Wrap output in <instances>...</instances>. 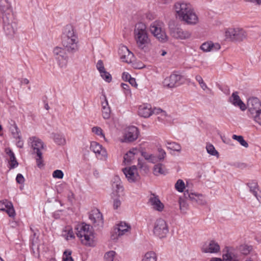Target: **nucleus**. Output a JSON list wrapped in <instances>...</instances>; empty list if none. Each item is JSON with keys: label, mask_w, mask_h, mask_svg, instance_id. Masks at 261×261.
Here are the masks:
<instances>
[{"label": "nucleus", "mask_w": 261, "mask_h": 261, "mask_svg": "<svg viewBox=\"0 0 261 261\" xmlns=\"http://www.w3.org/2000/svg\"><path fill=\"white\" fill-rule=\"evenodd\" d=\"M0 9L4 32L7 35L12 36L16 31L17 24L15 21L11 4L7 0H3L1 2Z\"/></svg>", "instance_id": "f257e3e1"}, {"label": "nucleus", "mask_w": 261, "mask_h": 261, "mask_svg": "<svg viewBox=\"0 0 261 261\" xmlns=\"http://www.w3.org/2000/svg\"><path fill=\"white\" fill-rule=\"evenodd\" d=\"M62 45L69 54H74L78 51L79 39L72 26L67 25L65 28L62 39Z\"/></svg>", "instance_id": "f03ea898"}, {"label": "nucleus", "mask_w": 261, "mask_h": 261, "mask_svg": "<svg viewBox=\"0 0 261 261\" xmlns=\"http://www.w3.org/2000/svg\"><path fill=\"white\" fill-rule=\"evenodd\" d=\"M134 34L137 46L139 48L144 50L151 44V40L149 37L146 25L144 23L140 22L136 24Z\"/></svg>", "instance_id": "7ed1b4c3"}, {"label": "nucleus", "mask_w": 261, "mask_h": 261, "mask_svg": "<svg viewBox=\"0 0 261 261\" xmlns=\"http://www.w3.org/2000/svg\"><path fill=\"white\" fill-rule=\"evenodd\" d=\"M76 234L81 243L87 246H94V236L92 228L85 223H81L75 227Z\"/></svg>", "instance_id": "20e7f679"}, {"label": "nucleus", "mask_w": 261, "mask_h": 261, "mask_svg": "<svg viewBox=\"0 0 261 261\" xmlns=\"http://www.w3.org/2000/svg\"><path fill=\"white\" fill-rule=\"evenodd\" d=\"M247 105L248 116L261 126V102L259 99L255 97L250 98L248 100Z\"/></svg>", "instance_id": "39448f33"}, {"label": "nucleus", "mask_w": 261, "mask_h": 261, "mask_svg": "<svg viewBox=\"0 0 261 261\" xmlns=\"http://www.w3.org/2000/svg\"><path fill=\"white\" fill-rule=\"evenodd\" d=\"M28 143L33 150V153L36 154V160L37 166L40 168L42 164V151L45 149V145L39 138L33 136L29 138Z\"/></svg>", "instance_id": "423d86ee"}, {"label": "nucleus", "mask_w": 261, "mask_h": 261, "mask_svg": "<svg viewBox=\"0 0 261 261\" xmlns=\"http://www.w3.org/2000/svg\"><path fill=\"white\" fill-rule=\"evenodd\" d=\"M150 33L159 41L165 42L168 40V37L164 29V23L160 20H155L152 22L149 27Z\"/></svg>", "instance_id": "0eeeda50"}, {"label": "nucleus", "mask_w": 261, "mask_h": 261, "mask_svg": "<svg viewBox=\"0 0 261 261\" xmlns=\"http://www.w3.org/2000/svg\"><path fill=\"white\" fill-rule=\"evenodd\" d=\"M153 232L160 238L166 237L169 232V227L166 220L161 218L157 219L153 224Z\"/></svg>", "instance_id": "6e6552de"}, {"label": "nucleus", "mask_w": 261, "mask_h": 261, "mask_svg": "<svg viewBox=\"0 0 261 261\" xmlns=\"http://www.w3.org/2000/svg\"><path fill=\"white\" fill-rule=\"evenodd\" d=\"M225 36L232 41H243L247 37L246 32L240 28H230L225 31Z\"/></svg>", "instance_id": "1a4fd4ad"}, {"label": "nucleus", "mask_w": 261, "mask_h": 261, "mask_svg": "<svg viewBox=\"0 0 261 261\" xmlns=\"http://www.w3.org/2000/svg\"><path fill=\"white\" fill-rule=\"evenodd\" d=\"M201 251L204 253L218 254L221 251V247L218 242L211 240L204 242L202 245Z\"/></svg>", "instance_id": "9d476101"}, {"label": "nucleus", "mask_w": 261, "mask_h": 261, "mask_svg": "<svg viewBox=\"0 0 261 261\" xmlns=\"http://www.w3.org/2000/svg\"><path fill=\"white\" fill-rule=\"evenodd\" d=\"M180 21H184L188 24H196L198 22V17L192 6L185 11L184 14L178 18Z\"/></svg>", "instance_id": "9b49d317"}, {"label": "nucleus", "mask_w": 261, "mask_h": 261, "mask_svg": "<svg viewBox=\"0 0 261 261\" xmlns=\"http://www.w3.org/2000/svg\"><path fill=\"white\" fill-rule=\"evenodd\" d=\"M180 21H184L188 24H196L198 22V17L192 6L185 11L184 14L178 18Z\"/></svg>", "instance_id": "f8f14e48"}, {"label": "nucleus", "mask_w": 261, "mask_h": 261, "mask_svg": "<svg viewBox=\"0 0 261 261\" xmlns=\"http://www.w3.org/2000/svg\"><path fill=\"white\" fill-rule=\"evenodd\" d=\"M66 52V49L63 47L56 46L54 48V55L61 67H64L67 64L68 57Z\"/></svg>", "instance_id": "ddd939ff"}, {"label": "nucleus", "mask_w": 261, "mask_h": 261, "mask_svg": "<svg viewBox=\"0 0 261 261\" xmlns=\"http://www.w3.org/2000/svg\"><path fill=\"white\" fill-rule=\"evenodd\" d=\"M130 229L131 227L129 224L125 222H120L114 228L111 239L114 240H117L119 237L129 232Z\"/></svg>", "instance_id": "4468645a"}, {"label": "nucleus", "mask_w": 261, "mask_h": 261, "mask_svg": "<svg viewBox=\"0 0 261 261\" xmlns=\"http://www.w3.org/2000/svg\"><path fill=\"white\" fill-rule=\"evenodd\" d=\"M223 261H240L237 251L232 247H225L222 255Z\"/></svg>", "instance_id": "2eb2a0df"}, {"label": "nucleus", "mask_w": 261, "mask_h": 261, "mask_svg": "<svg viewBox=\"0 0 261 261\" xmlns=\"http://www.w3.org/2000/svg\"><path fill=\"white\" fill-rule=\"evenodd\" d=\"M148 203L152 209L159 212H163L165 208L164 203L160 200L159 196L154 194H150Z\"/></svg>", "instance_id": "dca6fc26"}, {"label": "nucleus", "mask_w": 261, "mask_h": 261, "mask_svg": "<svg viewBox=\"0 0 261 261\" xmlns=\"http://www.w3.org/2000/svg\"><path fill=\"white\" fill-rule=\"evenodd\" d=\"M182 79V75L177 73H173L170 76L166 77L163 84L165 87L168 88H174L180 84V81Z\"/></svg>", "instance_id": "f3484780"}, {"label": "nucleus", "mask_w": 261, "mask_h": 261, "mask_svg": "<svg viewBox=\"0 0 261 261\" xmlns=\"http://www.w3.org/2000/svg\"><path fill=\"white\" fill-rule=\"evenodd\" d=\"M139 135V131L137 127L132 126L127 127L124 131V141L131 142L136 140Z\"/></svg>", "instance_id": "a211bd4d"}, {"label": "nucleus", "mask_w": 261, "mask_h": 261, "mask_svg": "<svg viewBox=\"0 0 261 261\" xmlns=\"http://www.w3.org/2000/svg\"><path fill=\"white\" fill-rule=\"evenodd\" d=\"M120 57L122 62L131 63L134 60V54L125 46H121L118 51Z\"/></svg>", "instance_id": "6ab92c4d"}, {"label": "nucleus", "mask_w": 261, "mask_h": 261, "mask_svg": "<svg viewBox=\"0 0 261 261\" xmlns=\"http://www.w3.org/2000/svg\"><path fill=\"white\" fill-rule=\"evenodd\" d=\"M170 33L173 38L178 39H187L191 36V33L189 31L179 28H170Z\"/></svg>", "instance_id": "aec40b11"}, {"label": "nucleus", "mask_w": 261, "mask_h": 261, "mask_svg": "<svg viewBox=\"0 0 261 261\" xmlns=\"http://www.w3.org/2000/svg\"><path fill=\"white\" fill-rule=\"evenodd\" d=\"M184 196L186 198H189L193 202H196L200 205H204L206 203V200L204 197L200 194L189 192L188 190L184 193Z\"/></svg>", "instance_id": "412c9836"}, {"label": "nucleus", "mask_w": 261, "mask_h": 261, "mask_svg": "<svg viewBox=\"0 0 261 261\" xmlns=\"http://www.w3.org/2000/svg\"><path fill=\"white\" fill-rule=\"evenodd\" d=\"M90 149L96 154L97 158L101 160L106 159L107 157L106 149L96 142L93 141L91 143Z\"/></svg>", "instance_id": "4be33fe9"}, {"label": "nucleus", "mask_w": 261, "mask_h": 261, "mask_svg": "<svg viewBox=\"0 0 261 261\" xmlns=\"http://www.w3.org/2000/svg\"><path fill=\"white\" fill-rule=\"evenodd\" d=\"M191 5L189 3L184 2H177L174 4L173 9L176 12V16L178 18L181 16L185 11L190 7Z\"/></svg>", "instance_id": "5701e85b"}, {"label": "nucleus", "mask_w": 261, "mask_h": 261, "mask_svg": "<svg viewBox=\"0 0 261 261\" xmlns=\"http://www.w3.org/2000/svg\"><path fill=\"white\" fill-rule=\"evenodd\" d=\"M0 210L6 211L9 217H14L15 215L12 203L7 200L0 201Z\"/></svg>", "instance_id": "b1692460"}, {"label": "nucleus", "mask_w": 261, "mask_h": 261, "mask_svg": "<svg viewBox=\"0 0 261 261\" xmlns=\"http://www.w3.org/2000/svg\"><path fill=\"white\" fill-rule=\"evenodd\" d=\"M152 108L150 105L144 103L140 105L138 108V115L144 118H148L151 115Z\"/></svg>", "instance_id": "393cba45"}, {"label": "nucleus", "mask_w": 261, "mask_h": 261, "mask_svg": "<svg viewBox=\"0 0 261 261\" xmlns=\"http://www.w3.org/2000/svg\"><path fill=\"white\" fill-rule=\"evenodd\" d=\"M220 47V45L219 43H214L212 41L204 42L200 46V49L204 52L217 51Z\"/></svg>", "instance_id": "a878e982"}, {"label": "nucleus", "mask_w": 261, "mask_h": 261, "mask_svg": "<svg viewBox=\"0 0 261 261\" xmlns=\"http://www.w3.org/2000/svg\"><path fill=\"white\" fill-rule=\"evenodd\" d=\"M97 69L100 73L101 76L106 82H110L112 80L111 74L106 71L103 62L101 60H99L96 64Z\"/></svg>", "instance_id": "bb28decb"}, {"label": "nucleus", "mask_w": 261, "mask_h": 261, "mask_svg": "<svg viewBox=\"0 0 261 261\" xmlns=\"http://www.w3.org/2000/svg\"><path fill=\"white\" fill-rule=\"evenodd\" d=\"M229 100L234 106L239 107L241 110L244 111L246 109L245 104L241 100L237 92L232 93Z\"/></svg>", "instance_id": "cd10ccee"}, {"label": "nucleus", "mask_w": 261, "mask_h": 261, "mask_svg": "<svg viewBox=\"0 0 261 261\" xmlns=\"http://www.w3.org/2000/svg\"><path fill=\"white\" fill-rule=\"evenodd\" d=\"M89 217L93 223L99 224L102 222V214L97 209L91 211L89 214Z\"/></svg>", "instance_id": "c85d7f7f"}, {"label": "nucleus", "mask_w": 261, "mask_h": 261, "mask_svg": "<svg viewBox=\"0 0 261 261\" xmlns=\"http://www.w3.org/2000/svg\"><path fill=\"white\" fill-rule=\"evenodd\" d=\"M103 98L105 101L101 103L102 117L104 119H107L110 117L111 110L105 95H104Z\"/></svg>", "instance_id": "c756f323"}, {"label": "nucleus", "mask_w": 261, "mask_h": 261, "mask_svg": "<svg viewBox=\"0 0 261 261\" xmlns=\"http://www.w3.org/2000/svg\"><path fill=\"white\" fill-rule=\"evenodd\" d=\"M238 250L242 254L246 256L253 251V248L252 245L243 244L238 247Z\"/></svg>", "instance_id": "7c9ffc66"}, {"label": "nucleus", "mask_w": 261, "mask_h": 261, "mask_svg": "<svg viewBox=\"0 0 261 261\" xmlns=\"http://www.w3.org/2000/svg\"><path fill=\"white\" fill-rule=\"evenodd\" d=\"M165 146L167 149L178 152H180L181 150V146L180 145L175 142L167 141L165 142Z\"/></svg>", "instance_id": "2f4dec72"}, {"label": "nucleus", "mask_w": 261, "mask_h": 261, "mask_svg": "<svg viewBox=\"0 0 261 261\" xmlns=\"http://www.w3.org/2000/svg\"><path fill=\"white\" fill-rule=\"evenodd\" d=\"M136 148H133L126 153L124 156V162L125 164H129L134 159V156L137 152Z\"/></svg>", "instance_id": "473e14b6"}, {"label": "nucleus", "mask_w": 261, "mask_h": 261, "mask_svg": "<svg viewBox=\"0 0 261 261\" xmlns=\"http://www.w3.org/2000/svg\"><path fill=\"white\" fill-rule=\"evenodd\" d=\"M137 168L133 166L129 168H125L123 169V173L127 178L133 179L135 177V175L137 173Z\"/></svg>", "instance_id": "72a5a7b5"}, {"label": "nucleus", "mask_w": 261, "mask_h": 261, "mask_svg": "<svg viewBox=\"0 0 261 261\" xmlns=\"http://www.w3.org/2000/svg\"><path fill=\"white\" fill-rule=\"evenodd\" d=\"M168 172L165 166L162 164H158L154 166L153 169L154 174L159 175L160 174H166Z\"/></svg>", "instance_id": "f704fd0d"}, {"label": "nucleus", "mask_w": 261, "mask_h": 261, "mask_svg": "<svg viewBox=\"0 0 261 261\" xmlns=\"http://www.w3.org/2000/svg\"><path fill=\"white\" fill-rule=\"evenodd\" d=\"M157 255L153 251H148L142 257L141 261H156Z\"/></svg>", "instance_id": "c9c22d12"}, {"label": "nucleus", "mask_w": 261, "mask_h": 261, "mask_svg": "<svg viewBox=\"0 0 261 261\" xmlns=\"http://www.w3.org/2000/svg\"><path fill=\"white\" fill-rule=\"evenodd\" d=\"M53 138L58 145H63L66 143V140L63 135L58 133H53Z\"/></svg>", "instance_id": "e433bc0d"}, {"label": "nucleus", "mask_w": 261, "mask_h": 261, "mask_svg": "<svg viewBox=\"0 0 261 261\" xmlns=\"http://www.w3.org/2000/svg\"><path fill=\"white\" fill-rule=\"evenodd\" d=\"M141 155L145 158V159L151 163H155L158 162V159L154 155L152 154H148L146 152L142 151Z\"/></svg>", "instance_id": "4c0bfd02"}, {"label": "nucleus", "mask_w": 261, "mask_h": 261, "mask_svg": "<svg viewBox=\"0 0 261 261\" xmlns=\"http://www.w3.org/2000/svg\"><path fill=\"white\" fill-rule=\"evenodd\" d=\"M247 186L250 188V191L253 193V194L256 197H257L258 185L256 181L250 180V181L248 183H247Z\"/></svg>", "instance_id": "58836bf2"}, {"label": "nucleus", "mask_w": 261, "mask_h": 261, "mask_svg": "<svg viewBox=\"0 0 261 261\" xmlns=\"http://www.w3.org/2000/svg\"><path fill=\"white\" fill-rule=\"evenodd\" d=\"M188 186V182L186 180V185L183 180H177L175 185V189L179 192H183L186 187Z\"/></svg>", "instance_id": "ea45409f"}, {"label": "nucleus", "mask_w": 261, "mask_h": 261, "mask_svg": "<svg viewBox=\"0 0 261 261\" xmlns=\"http://www.w3.org/2000/svg\"><path fill=\"white\" fill-rule=\"evenodd\" d=\"M7 153L10 156V164L11 168H14L17 166L18 165V163L12 151L11 150H9V151L7 152Z\"/></svg>", "instance_id": "a19ab883"}, {"label": "nucleus", "mask_w": 261, "mask_h": 261, "mask_svg": "<svg viewBox=\"0 0 261 261\" xmlns=\"http://www.w3.org/2000/svg\"><path fill=\"white\" fill-rule=\"evenodd\" d=\"M112 188L114 191H115L117 194L122 192L123 187L121 185L120 180H116L114 181L112 184Z\"/></svg>", "instance_id": "79ce46f5"}, {"label": "nucleus", "mask_w": 261, "mask_h": 261, "mask_svg": "<svg viewBox=\"0 0 261 261\" xmlns=\"http://www.w3.org/2000/svg\"><path fill=\"white\" fill-rule=\"evenodd\" d=\"M116 256V253L114 251H109L106 252L104 256L105 261H114Z\"/></svg>", "instance_id": "37998d69"}, {"label": "nucleus", "mask_w": 261, "mask_h": 261, "mask_svg": "<svg viewBox=\"0 0 261 261\" xmlns=\"http://www.w3.org/2000/svg\"><path fill=\"white\" fill-rule=\"evenodd\" d=\"M233 139L238 141L241 145L247 148L248 147V144L247 142L244 139L243 137L242 136H237L236 135H233L232 136Z\"/></svg>", "instance_id": "c03bdc74"}, {"label": "nucleus", "mask_w": 261, "mask_h": 261, "mask_svg": "<svg viewBox=\"0 0 261 261\" xmlns=\"http://www.w3.org/2000/svg\"><path fill=\"white\" fill-rule=\"evenodd\" d=\"M72 251L69 250H65L62 256L63 261H73V259L71 256Z\"/></svg>", "instance_id": "a18cd8bd"}, {"label": "nucleus", "mask_w": 261, "mask_h": 261, "mask_svg": "<svg viewBox=\"0 0 261 261\" xmlns=\"http://www.w3.org/2000/svg\"><path fill=\"white\" fill-rule=\"evenodd\" d=\"M196 80L198 82L200 85L201 88L203 90H211L207 86L206 84L203 81L202 77L199 75H197L195 77Z\"/></svg>", "instance_id": "49530a36"}, {"label": "nucleus", "mask_w": 261, "mask_h": 261, "mask_svg": "<svg viewBox=\"0 0 261 261\" xmlns=\"http://www.w3.org/2000/svg\"><path fill=\"white\" fill-rule=\"evenodd\" d=\"M206 149L208 153L212 155H218V151L215 149L214 146L211 144H208L206 146Z\"/></svg>", "instance_id": "de8ad7c7"}, {"label": "nucleus", "mask_w": 261, "mask_h": 261, "mask_svg": "<svg viewBox=\"0 0 261 261\" xmlns=\"http://www.w3.org/2000/svg\"><path fill=\"white\" fill-rule=\"evenodd\" d=\"M65 232L66 233L64 235L66 236V240H69L74 238V234L73 230L70 227L68 226L66 227Z\"/></svg>", "instance_id": "09e8293b"}, {"label": "nucleus", "mask_w": 261, "mask_h": 261, "mask_svg": "<svg viewBox=\"0 0 261 261\" xmlns=\"http://www.w3.org/2000/svg\"><path fill=\"white\" fill-rule=\"evenodd\" d=\"M92 132L98 136H99L103 138H105V135L102 133V130L99 127H98V126L93 127L92 128Z\"/></svg>", "instance_id": "8fccbe9b"}, {"label": "nucleus", "mask_w": 261, "mask_h": 261, "mask_svg": "<svg viewBox=\"0 0 261 261\" xmlns=\"http://www.w3.org/2000/svg\"><path fill=\"white\" fill-rule=\"evenodd\" d=\"M138 167L147 173L149 171V168L145 163H143L141 160L138 159Z\"/></svg>", "instance_id": "3c124183"}, {"label": "nucleus", "mask_w": 261, "mask_h": 261, "mask_svg": "<svg viewBox=\"0 0 261 261\" xmlns=\"http://www.w3.org/2000/svg\"><path fill=\"white\" fill-rule=\"evenodd\" d=\"M158 151H159V154L157 158L158 162L159 161L163 160L166 155V153L165 151L164 150H163L162 148H158Z\"/></svg>", "instance_id": "603ef678"}, {"label": "nucleus", "mask_w": 261, "mask_h": 261, "mask_svg": "<svg viewBox=\"0 0 261 261\" xmlns=\"http://www.w3.org/2000/svg\"><path fill=\"white\" fill-rule=\"evenodd\" d=\"M12 133L14 136V137L20 139L21 138L20 136L19 135V132L18 130V128L16 125H14L11 128Z\"/></svg>", "instance_id": "864d4df0"}, {"label": "nucleus", "mask_w": 261, "mask_h": 261, "mask_svg": "<svg viewBox=\"0 0 261 261\" xmlns=\"http://www.w3.org/2000/svg\"><path fill=\"white\" fill-rule=\"evenodd\" d=\"M63 175V172L60 170H56L54 171L53 173V176L55 178H62Z\"/></svg>", "instance_id": "5fc2aeb1"}, {"label": "nucleus", "mask_w": 261, "mask_h": 261, "mask_svg": "<svg viewBox=\"0 0 261 261\" xmlns=\"http://www.w3.org/2000/svg\"><path fill=\"white\" fill-rule=\"evenodd\" d=\"M144 17L147 20L150 21L155 18V15L150 11H147L144 14Z\"/></svg>", "instance_id": "6e6d98bb"}, {"label": "nucleus", "mask_w": 261, "mask_h": 261, "mask_svg": "<svg viewBox=\"0 0 261 261\" xmlns=\"http://www.w3.org/2000/svg\"><path fill=\"white\" fill-rule=\"evenodd\" d=\"M121 205V201L119 199H115L114 201L113 207L115 209H117Z\"/></svg>", "instance_id": "4d7b16f0"}, {"label": "nucleus", "mask_w": 261, "mask_h": 261, "mask_svg": "<svg viewBox=\"0 0 261 261\" xmlns=\"http://www.w3.org/2000/svg\"><path fill=\"white\" fill-rule=\"evenodd\" d=\"M162 111L163 110L160 108H154L153 110L152 109L151 115L155 114L159 115L162 112Z\"/></svg>", "instance_id": "13d9d810"}, {"label": "nucleus", "mask_w": 261, "mask_h": 261, "mask_svg": "<svg viewBox=\"0 0 261 261\" xmlns=\"http://www.w3.org/2000/svg\"><path fill=\"white\" fill-rule=\"evenodd\" d=\"M159 115V116L158 117V119L162 120L166 118V117L167 116L166 112L164 110H163L162 112Z\"/></svg>", "instance_id": "bf43d9fd"}, {"label": "nucleus", "mask_w": 261, "mask_h": 261, "mask_svg": "<svg viewBox=\"0 0 261 261\" xmlns=\"http://www.w3.org/2000/svg\"><path fill=\"white\" fill-rule=\"evenodd\" d=\"M122 78L126 81H129V79H130L132 77L128 73L124 72L122 74Z\"/></svg>", "instance_id": "052dcab7"}, {"label": "nucleus", "mask_w": 261, "mask_h": 261, "mask_svg": "<svg viewBox=\"0 0 261 261\" xmlns=\"http://www.w3.org/2000/svg\"><path fill=\"white\" fill-rule=\"evenodd\" d=\"M68 199L69 202L72 203L74 200V194L72 192H70L68 195Z\"/></svg>", "instance_id": "680f3d73"}, {"label": "nucleus", "mask_w": 261, "mask_h": 261, "mask_svg": "<svg viewBox=\"0 0 261 261\" xmlns=\"http://www.w3.org/2000/svg\"><path fill=\"white\" fill-rule=\"evenodd\" d=\"M128 82L132 86H133L135 87H136L137 86V84L136 83V80L134 78L132 77L130 79H129V81H128Z\"/></svg>", "instance_id": "e2e57ef3"}, {"label": "nucleus", "mask_w": 261, "mask_h": 261, "mask_svg": "<svg viewBox=\"0 0 261 261\" xmlns=\"http://www.w3.org/2000/svg\"><path fill=\"white\" fill-rule=\"evenodd\" d=\"M121 86V87L124 90H126L129 93H130V91H129V90L128 89L129 88L128 85H127V84L122 83Z\"/></svg>", "instance_id": "0e129e2a"}, {"label": "nucleus", "mask_w": 261, "mask_h": 261, "mask_svg": "<svg viewBox=\"0 0 261 261\" xmlns=\"http://www.w3.org/2000/svg\"><path fill=\"white\" fill-rule=\"evenodd\" d=\"M18 139H19V140L17 142L16 145H17V147H18L19 148H22L23 146V141L20 140V138Z\"/></svg>", "instance_id": "69168bd1"}, {"label": "nucleus", "mask_w": 261, "mask_h": 261, "mask_svg": "<svg viewBox=\"0 0 261 261\" xmlns=\"http://www.w3.org/2000/svg\"><path fill=\"white\" fill-rule=\"evenodd\" d=\"M210 261H223V259L219 257H212Z\"/></svg>", "instance_id": "338daca9"}, {"label": "nucleus", "mask_w": 261, "mask_h": 261, "mask_svg": "<svg viewBox=\"0 0 261 261\" xmlns=\"http://www.w3.org/2000/svg\"><path fill=\"white\" fill-rule=\"evenodd\" d=\"M21 83L22 84H25V85H27L29 83V81L28 79H23L21 80Z\"/></svg>", "instance_id": "774afa93"}]
</instances>
